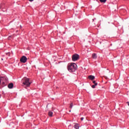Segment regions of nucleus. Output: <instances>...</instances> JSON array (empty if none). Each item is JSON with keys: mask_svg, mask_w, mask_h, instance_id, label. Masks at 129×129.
<instances>
[{"mask_svg": "<svg viewBox=\"0 0 129 129\" xmlns=\"http://www.w3.org/2000/svg\"><path fill=\"white\" fill-rule=\"evenodd\" d=\"M8 82H9V79L8 78L0 77V89L2 87L7 86Z\"/></svg>", "mask_w": 129, "mask_h": 129, "instance_id": "nucleus-1", "label": "nucleus"}, {"mask_svg": "<svg viewBox=\"0 0 129 129\" xmlns=\"http://www.w3.org/2000/svg\"><path fill=\"white\" fill-rule=\"evenodd\" d=\"M68 69L70 72H75L77 70V64L72 63L68 66Z\"/></svg>", "mask_w": 129, "mask_h": 129, "instance_id": "nucleus-2", "label": "nucleus"}, {"mask_svg": "<svg viewBox=\"0 0 129 129\" xmlns=\"http://www.w3.org/2000/svg\"><path fill=\"white\" fill-rule=\"evenodd\" d=\"M22 84L25 85L27 87H29L31 85V82H30V79L27 77H24L22 80Z\"/></svg>", "mask_w": 129, "mask_h": 129, "instance_id": "nucleus-3", "label": "nucleus"}, {"mask_svg": "<svg viewBox=\"0 0 129 129\" xmlns=\"http://www.w3.org/2000/svg\"><path fill=\"white\" fill-rule=\"evenodd\" d=\"M79 59V55L78 54H75L72 56V60L74 61H77Z\"/></svg>", "mask_w": 129, "mask_h": 129, "instance_id": "nucleus-4", "label": "nucleus"}, {"mask_svg": "<svg viewBox=\"0 0 129 129\" xmlns=\"http://www.w3.org/2000/svg\"><path fill=\"white\" fill-rule=\"evenodd\" d=\"M27 56L23 55L20 59V62H21V63H26V62H27Z\"/></svg>", "mask_w": 129, "mask_h": 129, "instance_id": "nucleus-5", "label": "nucleus"}, {"mask_svg": "<svg viewBox=\"0 0 129 129\" xmlns=\"http://www.w3.org/2000/svg\"><path fill=\"white\" fill-rule=\"evenodd\" d=\"M8 87L9 89H13L14 88V84L13 83H11L8 85Z\"/></svg>", "mask_w": 129, "mask_h": 129, "instance_id": "nucleus-6", "label": "nucleus"}, {"mask_svg": "<svg viewBox=\"0 0 129 129\" xmlns=\"http://www.w3.org/2000/svg\"><path fill=\"white\" fill-rule=\"evenodd\" d=\"M93 83L94 85L92 86V88H95V86H97V83H96V81H93Z\"/></svg>", "mask_w": 129, "mask_h": 129, "instance_id": "nucleus-7", "label": "nucleus"}, {"mask_svg": "<svg viewBox=\"0 0 129 129\" xmlns=\"http://www.w3.org/2000/svg\"><path fill=\"white\" fill-rule=\"evenodd\" d=\"M92 58L93 59H97V54L94 53L92 54Z\"/></svg>", "mask_w": 129, "mask_h": 129, "instance_id": "nucleus-8", "label": "nucleus"}, {"mask_svg": "<svg viewBox=\"0 0 129 129\" xmlns=\"http://www.w3.org/2000/svg\"><path fill=\"white\" fill-rule=\"evenodd\" d=\"M88 78L90 80H94V79H95V77H94V76L91 75L88 77Z\"/></svg>", "mask_w": 129, "mask_h": 129, "instance_id": "nucleus-9", "label": "nucleus"}, {"mask_svg": "<svg viewBox=\"0 0 129 129\" xmlns=\"http://www.w3.org/2000/svg\"><path fill=\"white\" fill-rule=\"evenodd\" d=\"M48 116L50 117H52L53 116V112L49 111L48 112Z\"/></svg>", "mask_w": 129, "mask_h": 129, "instance_id": "nucleus-10", "label": "nucleus"}, {"mask_svg": "<svg viewBox=\"0 0 129 129\" xmlns=\"http://www.w3.org/2000/svg\"><path fill=\"white\" fill-rule=\"evenodd\" d=\"M74 127H75V128H76V129H79V125H78V124H76L74 125Z\"/></svg>", "mask_w": 129, "mask_h": 129, "instance_id": "nucleus-11", "label": "nucleus"}, {"mask_svg": "<svg viewBox=\"0 0 129 129\" xmlns=\"http://www.w3.org/2000/svg\"><path fill=\"white\" fill-rule=\"evenodd\" d=\"M100 3H103V4H105L106 3V0H99Z\"/></svg>", "mask_w": 129, "mask_h": 129, "instance_id": "nucleus-12", "label": "nucleus"}, {"mask_svg": "<svg viewBox=\"0 0 129 129\" xmlns=\"http://www.w3.org/2000/svg\"><path fill=\"white\" fill-rule=\"evenodd\" d=\"M73 103H71L70 104V108H72V107H73Z\"/></svg>", "mask_w": 129, "mask_h": 129, "instance_id": "nucleus-13", "label": "nucleus"}, {"mask_svg": "<svg viewBox=\"0 0 129 129\" xmlns=\"http://www.w3.org/2000/svg\"><path fill=\"white\" fill-rule=\"evenodd\" d=\"M83 119H84V118L83 117L81 118V120H83Z\"/></svg>", "mask_w": 129, "mask_h": 129, "instance_id": "nucleus-14", "label": "nucleus"}, {"mask_svg": "<svg viewBox=\"0 0 129 129\" xmlns=\"http://www.w3.org/2000/svg\"><path fill=\"white\" fill-rule=\"evenodd\" d=\"M10 39H11V36H9V37H8V39L10 40Z\"/></svg>", "mask_w": 129, "mask_h": 129, "instance_id": "nucleus-15", "label": "nucleus"}, {"mask_svg": "<svg viewBox=\"0 0 129 129\" xmlns=\"http://www.w3.org/2000/svg\"><path fill=\"white\" fill-rule=\"evenodd\" d=\"M94 20H96V18L93 19V22H94Z\"/></svg>", "mask_w": 129, "mask_h": 129, "instance_id": "nucleus-16", "label": "nucleus"}, {"mask_svg": "<svg viewBox=\"0 0 129 129\" xmlns=\"http://www.w3.org/2000/svg\"><path fill=\"white\" fill-rule=\"evenodd\" d=\"M71 124H70V125H69V128H70V127H71Z\"/></svg>", "mask_w": 129, "mask_h": 129, "instance_id": "nucleus-17", "label": "nucleus"}, {"mask_svg": "<svg viewBox=\"0 0 129 129\" xmlns=\"http://www.w3.org/2000/svg\"><path fill=\"white\" fill-rule=\"evenodd\" d=\"M29 2H33L34 0H29Z\"/></svg>", "mask_w": 129, "mask_h": 129, "instance_id": "nucleus-18", "label": "nucleus"}, {"mask_svg": "<svg viewBox=\"0 0 129 129\" xmlns=\"http://www.w3.org/2000/svg\"><path fill=\"white\" fill-rule=\"evenodd\" d=\"M127 104H128V105L129 106V102H127Z\"/></svg>", "mask_w": 129, "mask_h": 129, "instance_id": "nucleus-19", "label": "nucleus"}, {"mask_svg": "<svg viewBox=\"0 0 129 129\" xmlns=\"http://www.w3.org/2000/svg\"><path fill=\"white\" fill-rule=\"evenodd\" d=\"M70 112H71V110H70Z\"/></svg>", "mask_w": 129, "mask_h": 129, "instance_id": "nucleus-20", "label": "nucleus"}, {"mask_svg": "<svg viewBox=\"0 0 129 129\" xmlns=\"http://www.w3.org/2000/svg\"><path fill=\"white\" fill-rule=\"evenodd\" d=\"M2 60H4V59H3V58H2Z\"/></svg>", "mask_w": 129, "mask_h": 129, "instance_id": "nucleus-21", "label": "nucleus"}]
</instances>
